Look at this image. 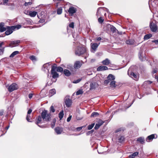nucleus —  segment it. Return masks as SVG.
<instances>
[{
  "label": "nucleus",
  "instance_id": "nucleus-32",
  "mask_svg": "<svg viewBox=\"0 0 158 158\" xmlns=\"http://www.w3.org/2000/svg\"><path fill=\"white\" fill-rule=\"evenodd\" d=\"M116 82L114 80H113L110 82V85L111 87L115 88L117 86V85L115 84Z\"/></svg>",
  "mask_w": 158,
  "mask_h": 158
},
{
  "label": "nucleus",
  "instance_id": "nucleus-13",
  "mask_svg": "<svg viewBox=\"0 0 158 158\" xmlns=\"http://www.w3.org/2000/svg\"><path fill=\"white\" fill-rule=\"evenodd\" d=\"M105 122L103 121L101 119H99L98 121V123H96L94 127L95 130L98 129L99 127L104 123Z\"/></svg>",
  "mask_w": 158,
  "mask_h": 158
},
{
  "label": "nucleus",
  "instance_id": "nucleus-43",
  "mask_svg": "<svg viewBox=\"0 0 158 158\" xmlns=\"http://www.w3.org/2000/svg\"><path fill=\"white\" fill-rule=\"evenodd\" d=\"M83 92L82 91V90L79 89L76 92V94L77 95L81 94L83 93Z\"/></svg>",
  "mask_w": 158,
  "mask_h": 158
},
{
  "label": "nucleus",
  "instance_id": "nucleus-45",
  "mask_svg": "<svg viewBox=\"0 0 158 158\" xmlns=\"http://www.w3.org/2000/svg\"><path fill=\"white\" fill-rule=\"evenodd\" d=\"M29 59L31 60H36L35 56H30Z\"/></svg>",
  "mask_w": 158,
  "mask_h": 158
},
{
  "label": "nucleus",
  "instance_id": "nucleus-61",
  "mask_svg": "<svg viewBox=\"0 0 158 158\" xmlns=\"http://www.w3.org/2000/svg\"><path fill=\"white\" fill-rule=\"evenodd\" d=\"M5 132H4V131H2V133L1 135H0V137L1 136H2L4 134H5L7 132L6 131H5Z\"/></svg>",
  "mask_w": 158,
  "mask_h": 158
},
{
  "label": "nucleus",
  "instance_id": "nucleus-7",
  "mask_svg": "<svg viewBox=\"0 0 158 158\" xmlns=\"http://www.w3.org/2000/svg\"><path fill=\"white\" fill-rule=\"evenodd\" d=\"M128 74L129 75V76L131 77L134 80L137 81L138 80L139 78V77L137 76V75L134 72H131L130 69H128Z\"/></svg>",
  "mask_w": 158,
  "mask_h": 158
},
{
  "label": "nucleus",
  "instance_id": "nucleus-64",
  "mask_svg": "<svg viewBox=\"0 0 158 158\" xmlns=\"http://www.w3.org/2000/svg\"><path fill=\"white\" fill-rule=\"evenodd\" d=\"M101 40L102 38L100 37H98L97 38V40L98 41Z\"/></svg>",
  "mask_w": 158,
  "mask_h": 158
},
{
  "label": "nucleus",
  "instance_id": "nucleus-48",
  "mask_svg": "<svg viewBox=\"0 0 158 158\" xmlns=\"http://www.w3.org/2000/svg\"><path fill=\"white\" fill-rule=\"evenodd\" d=\"M4 48V47H2L0 48V55H2L3 54Z\"/></svg>",
  "mask_w": 158,
  "mask_h": 158
},
{
  "label": "nucleus",
  "instance_id": "nucleus-22",
  "mask_svg": "<svg viewBox=\"0 0 158 158\" xmlns=\"http://www.w3.org/2000/svg\"><path fill=\"white\" fill-rule=\"evenodd\" d=\"M67 68L69 69L71 72V73L73 74L75 73L76 72V70L74 66L73 67L72 66H68Z\"/></svg>",
  "mask_w": 158,
  "mask_h": 158
},
{
  "label": "nucleus",
  "instance_id": "nucleus-34",
  "mask_svg": "<svg viewBox=\"0 0 158 158\" xmlns=\"http://www.w3.org/2000/svg\"><path fill=\"white\" fill-rule=\"evenodd\" d=\"M64 115V114L63 111L62 110L61 111L59 114V118L60 120L61 119L63 118Z\"/></svg>",
  "mask_w": 158,
  "mask_h": 158
},
{
  "label": "nucleus",
  "instance_id": "nucleus-52",
  "mask_svg": "<svg viewBox=\"0 0 158 158\" xmlns=\"http://www.w3.org/2000/svg\"><path fill=\"white\" fill-rule=\"evenodd\" d=\"M81 79H78L76 80H75L74 81H73V82L74 83H77L79 82H80L81 81Z\"/></svg>",
  "mask_w": 158,
  "mask_h": 158
},
{
  "label": "nucleus",
  "instance_id": "nucleus-59",
  "mask_svg": "<svg viewBox=\"0 0 158 158\" xmlns=\"http://www.w3.org/2000/svg\"><path fill=\"white\" fill-rule=\"evenodd\" d=\"M152 42L155 43L156 44H158V39L152 40Z\"/></svg>",
  "mask_w": 158,
  "mask_h": 158
},
{
  "label": "nucleus",
  "instance_id": "nucleus-2",
  "mask_svg": "<svg viewBox=\"0 0 158 158\" xmlns=\"http://www.w3.org/2000/svg\"><path fill=\"white\" fill-rule=\"evenodd\" d=\"M42 118L44 122H48L50 121L51 119L52 115L50 113H48V111L44 110L41 114Z\"/></svg>",
  "mask_w": 158,
  "mask_h": 158
},
{
  "label": "nucleus",
  "instance_id": "nucleus-55",
  "mask_svg": "<svg viewBox=\"0 0 158 158\" xmlns=\"http://www.w3.org/2000/svg\"><path fill=\"white\" fill-rule=\"evenodd\" d=\"M108 75H110L111 76H110V77H111L112 78H111V77H110V79H111V80H114V79H115V77L112 74H109Z\"/></svg>",
  "mask_w": 158,
  "mask_h": 158
},
{
  "label": "nucleus",
  "instance_id": "nucleus-49",
  "mask_svg": "<svg viewBox=\"0 0 158 158\" xmlns=\"http://www.w3.org/2000/svg\"><path fill=\"white\" fill-rule=\"evenodd\" d=\"M85 126H81V127H77L76 129H77V131H81L82 128L84 127H85Z\"/></svg>",
  "mask_w": 158,
  "mask_h": 158
},
{
  "label": "nucleus",
  "instance_id": "nucleus-9",
  "mask_svg": "<svg viewBox=\"0 0 158 158\" xmlns=\"http://www.w3.org/2000/svg\"><path fill=\"white\" fill-rule=\"evenodd\" d=\"M151 30L153 32H156L158 28L157 25L153 22L150 23L149 25Z\"/></svg>",
  "mask_w": 158,
  "mask_h": 158
},
{
  "label": "nucleus",
  "instance_id": "nucleus-11",
  "mask_svg": "<svg viewBox=\"0 0 158 158\" xmlns=\"http://www.w3.org/2000/svg\"><path fill=\"white\" fill-rule=\"evenodd\" d=\"M83 61L82 60L76 61L74 64V67L75 68L76 70L79 69L82 64Z\"/></svg>",
  "mask_w": 158,
  "mask_h": 158
},
{
  "label": "nucleus",
  "instance_id": "nucleus-42",
  "mask_svg": "<svg viewBox=\"0 0 158 158\" xmlns=\"http://www.w3.org/2000/svg\"><path fill=\"white\" fill-rule=\"evenodd\" d=\"M55 109H54V107L53 106H51L50 109V113H54L55 111Z\"/></svg>",
  "mask_w": 158,
  "mask_h": 158
},
{
  "label": "nucleus",
  "instance_id": "nucleus-28",
  "mask_svg": "<svg viewBox=\"0 0 158 158\" xmlns=\"http://www.w3.org/2000/svg\"><path fill=\"white\" fill-rule=\"evenodd\" d=\"M152 36V35L151 34H148L145 35L143 39L144 40H147Z\"/></svg>",
  "mask_w": 158,
  "mask_h": 158
},
{
  "label": "nucleus",
  "instance_id": "nucleus-38",
  "mask_svg": "<svg viewBox=\"0 0 158 158\" xmlns=\"http://www.w3.org/2000/svg\"><path fill=\"white\" fill-rule=\"evenodd\" d=\"M95 89V84L93 83H91L90 85V90L94 89Z\"/></svg>",
  "mask_w": 158,
  "mask_h": 158
},
{
  "label": "nucleus",
  "instance_id": "nucleus-53",
  "mask_svg": "<svg viewBox=\"0 0 158 158\" xmlns=\"http://www.w3.org/2000/svg\"><path fill=\"white\" fill-rule=\"evenodd\" d=\"M139 59L142 61H143L144 60V59H145L144 58L142 57L141 54H139Z\"/></svg>",
  "mask_w": 158,
  "mask_h": 158
},
{
  "label": "nucleus",
  "instance_id": "nucleus-19",
  "mask_svg": "<svg viewBox=\"0 0 158 158\" xmlns=\"http://www.w3.org/2000/svg\"><path fill=\"white\" fill-rule=\"evenodd\" d=\"M108 69V68L106 66L102 65L99 66L97 69L98 71H102Z\"/></svg>",
  "mask_w": 158,
  "mask_h": 158
},
{
  "label": "nucleus",
  "instance_id": "nucleus-56",
  "mask_svg": "<svg viewBox=\"0 0 158 158\" xmlns=\"http://www.w3.org/2000/svg\"><path fill=\"white\" fill-rule=\"evenodd\" d=\"M4 110H0V116H2L4 113Z\"/></svg>",
  "mask_w": 158,
  "mask_h": 158
},
{
  "label": "nucleus",
  "instance_id": "nucleus-3",
  "mask_svg": "<svg viewBox=\"0 0 158 158\" xmlns=\"http://www.w3.org/2000/svg\"><path fill=\"white\" fill-rule=\"evenodd\" d=\"M54 66H52L51 74L52 75V78L54 79H56L59 77V74L57 73L56 70V67Z\"/></svg>",
  "mask_w": 158,
  "mask_h": 158
},
{
  "label": "nucleus",
  "instance_id": "nucleus-29",
  "mask_svg": "<svg viewBox=\"0 0 158 158\" xmlns=\"http://www.w3.org/2000/svg\"><path fill=\"white\" fill-rule=\"evenodd\" d=\"M125 140L124 137L122 135H120L118 138V142L120 143H122Z\"/></svg>",
  "mask_w": 158,
  "mask_h": 158
},
{
  "label": "nucleus",
  "instance_id": "nucleus-21",
  "mask_svg": "<svg viewBox=\"0 0 158 158\" xmlns=\"http://www.w3.org/2000/svg\"><path fill=\"white\" fill-rule=\"evenodd\" d=\"M110 75H108L107 77V79L106 80L104 81V85H107L110 82H111V81H112L113 80H111L110 79V77H110Z\"/></svg>",
  "mask_w": 158,
  "mask_h": 158
},
{
  "label": "nucleus",
  "instance_id": "nucleus-6",
  "mask_svg": "<svg viewBox=\"0 0 158 158\" xmlns=\"http://www.w3.org/2000/svg\"><path fill=\"white\" fill-rule=\"evenodd\" d=\"M14 27L12 26H7L6 27V31L5 32L6 35H9L11 34L13 31Z\"/></svg>",
  "mask_w": 158,
  "mask_h": 158
},
{
  "label": "nucleus",
  "instance_id": "nucleus-46",
  "mask_svg": "<svg viewBox=\"0 0 158 158\" xmlns=\"http://www.w3.org/2000/svg\"><path fill=\"white\" fill-rule=\"evenodd\" d=\"M13 26L14 27V30H15L16 28H17V29H18L20 28L21 27V25H19V24L17 25H16V26Z\"/></svg>",
  "mask_w": 158,
  "mask_h": 158
},
{
  "label": "nucleus",
  "instance_id": "nucleus-18",
  "mask_svg": "<svg viewBox=\"0 0 158 158\" xmlns=\"http://www.w3.org/2000/svg\"><path fill=\"white\" fill-rule=\"evenodd\" d=\"M52 66H54L55 67H56V71L58 72H63V68L60 66H57V65L56 64H54Z\"/></svg>",
  "mask_w": 158,
  "mask_h": 158
},
{
  "label": "nucleus",
  "instance_id": "nucleus-14",
  "mask_svg": "<svg viewBox=\"0 0 158 158\" xmlns=\"http://www.w3.org/2000/svg\"><path fill=\"white\" fill-rule=\"evenodd\" d=\"M42 118L41 115H39L36 118L35 120V123L36 124L38 125V126L41 127H43L42 126H40L39 125L40 123H41L42 121Z\"/></svg>",
  "mask_w": 158,
  "mask_h": 158
},
{
  "label": "nucleus",
  "instance_id": "nucleus-27",
  "mask_svg": "<svg viewBox=\"0 0 158 158\" xmlns=\"http://www.w3.org/2000/svg\"><path fill=\"white\" fill-rule=\"evenodd\" d=\"M139 154L138 152H135L133 153L131 155H130L129 156V158H134L135 157L137 156Z\"/></svg>",
  "mask_w": 158,
  "mask_h": 158
},
{
  "label": "nucleus",
  "instance_id": "nucleus-44",
  "mask_svg": "<svg viewBox=\"0 0 158 158\" xmlns=\"http://www.w3.org/2000/svg\"><path fill=\"white\" fill-rule=\"evenodd\" d=\"M98 21L99 23H102L103 22L104 20L101 17H100L98 19Z\"/></svg>",
  "mask_w": 158,
  "mask_h": 158
},
{
  "label": "nucleus",
  "instance_id": "nucleus-20",
  "mask_svg": "<svg viewBox=\"0 0 158 158\" xmlns=\"http://www.w3.org/2000/svg\"><path fill=\"white\" fill-rule=\"evenodd\" d=\"M4 24L3 23H0V32H3L6 30V27H4Z\"/></svg>",
  "mask_w": 158,
  "mask_h": 158
},
{
  "label": "nucleus",
  "instance_id": "nucleus-17",
  "mask_svg": "<svg viewBox=\"0 0 158 158\" xmlns=\"http://www.w3.org/2000/svg\"><path fill=\"white\" fill-rule=\"evenodd\" d=\"M99 44L100 43L98 44L96 43H91L90 45L91 46V48L94 51H96Z\"/></svg>",
  "mask_w": 158,
  "mask_h": 158
},
{
  "label": "nucleus",
  "instance_id": "nucleus-25",
  "mask_svg": "<svg viewBox=\"0 0 158 158\" xmlns=\"http://www.w3.org/2000/svg\"><path fill=\"white\" fill-rule=\"evenodd\" d=\"M135 41L134 40L129 39L127 40L126 43L127 44L130 45H132L134 44Z\"/></svg>",
  "mask_w": 158,
  "mask_h": 158
},
{
  "label": "nucleus",
  "instance_id": "nucleus-47",
  "mask_svg": "<svg viewBox=\"0 0 158 158\" xmlns=\"http://www.w3.org/2000/svg\"><path fill=\"white\" fill-rule=\"evenodd\" d=\"M31 117L30 114H27V115L26 117V119L29 122H31V121H30V118Z\"/></svg>",
  "mask_w": 158,
  "mask_h": 158
},
{
  "label": "nucleus",
  "instance_id": "nucleus-15",
  "mask_svg": "<svg viewBox=\"0 0 158 158\" xmlns=\"http://www.w3.org/2000/svg\"><path fill=\"white\" fill-rule=\"evenodd\" d=\"M63 128L62 127H57L55 128L54 130L57 134H61L63 131Z\"/></svg>",
  "mask_w": 158,
  "mask_h": 158
},
{
  "label": "nucleus",
  "instance_id": "nucleus-35",
  "mask_svg": "<svg viewBox=\"0 0 158 158\" xmlns=\"http://www.w3.org/2000/svg\"><path fill=\"white\" fill-rule=\"evenodd\" d=\"M62 12V9L61 7H60L57 9V14L58 15L61 14Z\"/></svg>",
  "mask_w": 158,
  "mask_h": 158
},
{
  "label": "nucleus",
  "instance_id": "nucleus-5",
  "mask_svg": "<svg viewBox=\"0 0 158 158\" xmlns=\"http://www.w3.org/2000/svg\"><path fill=\"white\" fill-rule=\"evenodd\" d=\"M64 102L66 106L68 107H70L72 103L71 99L69 98L68 97H66L64 99Z\"/></svg>",
  "mask_w": 158,
  "mask_h": 158
},
{
  "label": "nucleus",
  "instance_id": "nucleus-23",
  "mask_svg": "<svg viewBox=\"0 0 158 158\" xmlns=\"http://www.w3.org/2000/svg\"><path fill=\"white\" fill-rule=\"evenodd\" d=\"M64 74L66 76L69 77L71 74V73L67 69H64L63 71Z\"/></svg>",
  "mask_w": 158,
  "mask_h": 158
},
{
  "label": "nucleus",
  "instance_id": "nucleus-1",
  "mask_svg": "<svg viewBox=\"0 0 158 158\" xmlns=\"http://www.w3.org/2000/svg\"><path fill=\"white\" fill-rule=\"evenodd\" d=\"M86 52V48L83 45L78 46L75 50V55L78 56H82L85 54Z\"/></svg>",
  "mask_w": 158,
  "mask_h": 158
},
{
  "label": "nucleus",
  "instance_id": "nucleus-16",
  "mask_svg": "<svg viewBox=\"0 0 158 158\" xmlns=\"http://www.w3.org/2000/svg\"><path fill=\"white\" fill-rule=\"evenodd\" d=\"M109 27L110 28V30L113 33H114L115 32H116V31H117V33L118 34H120L119 33V31L113 25L109 24Z\"/></svg>",
  "mask_w": 158,
  "mask_h": 158
},
{
  "label": "nucleus",
  "instance_id": "nucleus-63",
  "mask_svg": "<svg viewBox=\"0 0 158 158\" xmlns=\"http://www.w3.org/2000/svg\"><path fill=\"white\" fill-rule=\"evenodd\" d=\"M4 44V42H1V43H0V48H2V45Z\"/></svg>",
  "mask_w": 158,
  "mask_h": 158
},
{
  "label": "nucleus",
  "instance_id": "nucleus-24",
  "mask_svg": "<svg viewBox=\"0 0 158 158\" xmlns=\"http://www.w3.org/2000/svg\"><path fill=\"white\" fill-rule=\"evenodd\" d=\"M27 13L29 12V15L31 17H35L37 14V12L35 11H31L27 10Z\"/></svg>",
  "mask_w": 158,
  "mask_h": 158
},
{
  "label": "nucleus",
  "instance_id": "nucleus-62",
  "mask_svg": "<svg viewBox=\"0 0 158 158\" xmlns=\"http://www.w3.org/2000/svg\"><path fill=\"white\" fill-rule=\"evenodd\" d=\"M33 96V94H30L28 95V97L29 98H31Z\"/></svg>",
  "mask_w": 158,
  "mask_h": 158
},
{
  "label": "nucleus",
  "instance_id": "nucleus-51",
  "mask_svg": "<svg viewBox=\"0 0 158 158\" xmlns=\"http://www.w3.org/2000/svg\"><path fill=\"white\" fill-rule=\"evenodd\" d=\"M69 27L72 28H73L74 27V23L73 22H72L69 24Z\"/></svg>",
  "mask_w": 158,
  "mask_h": 158
},
{
  "label": "nucleus",
  "instance_id": "nucleus-30",
  "mask_svg": "<svg viewBox=\"0 0 158 158\" xmlns=\"http://www.w3.org/2000/svg\"><path fill=\"white\" fill-rule=\"evenodd\" d=\"M19 53V52L18 51H15L14 52L12 53L10 56V58H13L15 56L18 54Z\"/></svg>",
  "mask_w": 158,
  "mask_h": 158
},
{
  "label": "nucleus",
  "instance_id": "nucleus-10",
  "mask_svg": "<svg viewBox=\"0 0 158 158\" xmlns=\"http://www.w3.org/2000/svg\"><path fill=\"white\" fill-rule=\"evenodd\" d=\"M105 12L104 8L103 7H99L97 10V12L96 14L98 17L102 15V14Z\"/></svg>",
  "mask_w": 158,
  "mask_h": 158
},
{
  "label": "nucleus",
  "instance_id": "nucleus-12",
  "mask_svg": "<svg viewBox=\"0 0 158 158\" xmlns=\"http://www.w3.org/2000/svg\"><path fill=\"white\" fill-rule=\"evenodd\" d=\"M77 9L73 6H71L68 10V12L71 16H73V14L76 12Z\"/></svg>",
  "mask_w": 158,
  "mask_h": 158
},
{
  "label": "nucleus",
  "instance_id": "nucleus-57",
  "mask_svg": "<svg viewBox=\"0 0 158 158\" xmlns=\"http://www.w3.org/2000/svg\"><path fill=\"white\" fill-rule=\"evenodd\" d=\"M144 83H145L148 84H150L152 83V81H145L144 82Z\"/></svg>",
  "mask_w": 158,
  "mask_h": 158
},
{
  "label": "nucleus",
  "instance_id": "nucleus-31",
  "mask_svg": "<svg viewBox=\"0 0 158 158\" xmlns=\"http://www.w3.org/2000/svg\"><path fill=\"white\" fill-rule=\"evenodd\" d=\"M137 141L139 142L141 144H143L144 143V139L142 137H140L138 138L137 140Z\"/></svg>",
  "mask_w": 158,
  "mask_h": 158
},
{
  "label": "nucleus",
  "instance_id": "nucleus-33",
  "mask_svg": "<svg viewBox=\"0 0 158 158\" xmlns=\"http://www.w3.org/2000/svg\"><path fill=\"white\" fill-rule=\"evenodd\" d=\"M99 114L98 113L96 112H93L91 115V117H95L98 116Z\"/></svg>",
  "mask_w": 158,
  "mask_h": 158
},
{
  "label": "nucleus",
  "instance_id": "nucleus-37",
  "mask_svg": "<svg viewBox=\"0 0 158 158\" xmlns=\"http://www.w3.org/2000/svg\"><path fill=\"white\" fill-rule=\"evenodd\" d=\"M125 130V129L123 127L119 128L115 131V133H117L118 132L121 131H123Z\"/></svg>",
  "mask_w": 158,
  "mask_h": 158
},
{
  "label": "nucleus",
  "instance_id": "nucleus-54",
  "mask_svg": "<svg viewBox=\"0 0 158 158\" xmlns=\"http://www.w3.org/2000/svg\"><path fill=\"white\" fill-rule=\"evenodd\" d=\"M32 4V2H26L24 3V5L26 6H27L28 5H31Z\"/></svg>",
  "mask_w": 158,
  "mask_h": 158
},
{
  "label": "nucleus",
  "instance_id": "nucleus-60",
  "mask_svg": "<svg viewBox=\"0 0 158 158\" xmlns=\"http://www.w3.org/2000/svg\"><path fill=\"white\" fill-rule=\"evenodd\" d=\"M32 111V110L31 109H30L27 112V114H30L31 113Z\"/></svg>",
  "mask_w": 158,
  "mask_h": 158
},
{
  "label": "nucleus",
  "instance_id": "nucleus-4",
  "mask_svg": "<svg viewBox=\"0 0 158 158\" xmlns=\"http://www.w3.org/2000/svg\"><path fill=\"white\" fill-rule=\"evenodd\" d=\"M18 88V86L16 84L13 83L9 87L8 90L9 92H11L17 89Z\"/></svg>",
  "mask_w": 158,
  "mask_h": 158
},
{
  "label": "nucleus",
  "instance_id": "nucleus-8",
  "mask_svg": "<svg viewBox=\"0 0 158 158\" xmlns=\"http://www.w3.org/2000/svg\"><path fill=\"white\" fill-rule=\"evenodd\" d=\"M20 42V40L11 41L10 42L8 46L12 48L17 46L19 45Z\"/></svg>",
  "mask_w": 158,
  "mask_h": 158
},
{
  "label": "nucleus",
  "instance_id": "nucleus-40",
  "mask_svg": "<svg viewBox=\"0 0 158 158\" xmlns=\"http://www.w3.org/2000/svg\"><path fill=\"white\" fill-rule=\"evenodd\" d=\"M56 121V120L55 118H54L53 119V120L52 121V122L51 123V127L52 128H53L54 127H55Z\"/></svg>",
  "mask_w": 158,
  "mask_h": 158
},
{
  "label": "nucleus",
  "instance_id": "nucleus-50",
  "mask_svg": "<svg viewBox=\"0 0 158 158\" xmlns=\"http://www.w3.org/2000/svg\"><path fill=\"white\" fill-rule=\"evenodd\" d=\"M9 0H3V4L4 5H8V2Z\"/></svg>",
  "mask_w": 158,
  "mask_h": 158
},
{
  "label": "nucleus",
  "instance_id": "nucleus-26",
  "mask_svg": "<svg viewBox=\"0 0 158 158\" xmlns=\"http://www.w3.org/2000/svg\"><path fill=\"white\" fill-rule=\"evenodd\" d=\"M102 63L103 64L106 65H108L110 64V60L107 58L103 60Z\"/></svg>",
  "mask_w": 158,
  "mask_h": 158
},
{
  "label": "nucleus",
  "instance_id": "nucleus-36",
  "mask_svg": "<svg viewBox=\"0 0 158 158\" xmlns=\"http://www.w3.org/2000/svg\"><path fill=\"white\" fill-rule=\"evenodd\" d=\"M56 91L55 89H52L49 91V94H51V96H52L56 94Z\"/></svg>",
  "mask_w": 158,
  "mask_h": 158
},
{
  "label": "nucleus",
  "instance_id": "nucleus-39",
  "mask_svg": "<svg viewBox=\"0 0 158 158\" xmlns=\"http://www.w3.org/2000/svg\"><path fill=\"white\" fill-rule=\"evenodd\" d=\"M147 138L148 139L151 140L155 138V135L154 134H152L148 136Z\"/></svg>",
  "mask_w": 158,
  "mask_h": 158
},
{
  "label": "nucleus",
  "instance_id": "nucleus-41",
  "mask_svg": "<svg viewBox=\"0 0 158 158\" xmlns=\"http://www.w3.org/2000/svg\"><path fill=\"white\" fill-rule=\"evenodd\" d=\"M94 125H95V123H93L92 124H91V125H88V129L89 130L91 129L93 127H94Z\"/></svg>",
  "mask_w": 158,
  "mask_h": 158
},
{
  "label": "nucleus",
  "instance_id": "nucleus-58",
  "mask_svg": "<svg viewBox=\"0 0 158 158\" xmlns=\"http://www.w3.org/2000/svg\"><path fill=\"white\" fill-rule=\"evenodd\" d=\"M72 118V116H69L67 118V121L68 122H69L70 121Z\"/></svg>",
  "mask_w": 158,
  "mask_h": 158
}]
</instances>
